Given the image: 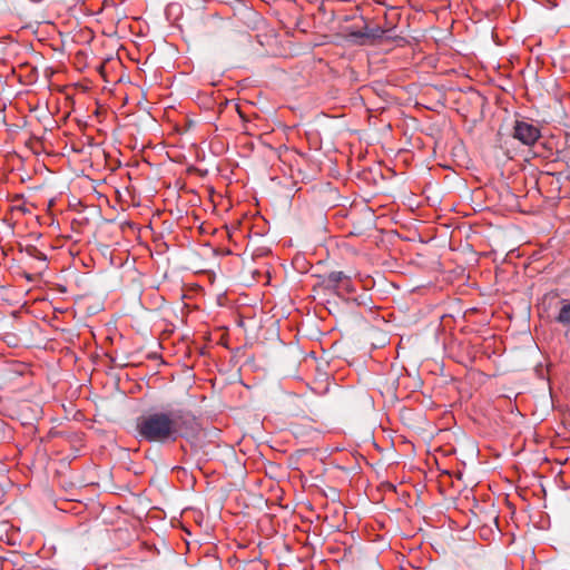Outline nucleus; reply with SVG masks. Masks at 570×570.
I'll return each mask as SVG.
<instances>
[{
    "label": "nucleus",
    "mask_w": 570,
    "mask_h": 570,
    "mask_svg": "<svg viewBox=\"0 0 570 570\" xmlns=\"http://www.w3.org/2000/svg\"><path fill=\"white\" fill-rule=\"evenodd\" d=\"M183 422L181 411L155 412L138 419L137 432L148 442H173L179 436Z\"/></svg>",
    "instance_id": "obj_1"
},
{
    "label": "nucleus",
    "mask_w": 570,
    "mask_h": 570,
    "mask_svg": "<svg viewBox=\"0 0 570 570\" xmlns=\"http://www.w3.org/2000/svg\"><path fill=\"white\" fill-rule=\"evenodd\" d=\"M322 286L325 289L334 291L337 294H351L355 291L352 278L341 271H335L327 274L322 281Z\"/></svg>",
    "instance_id": "obj_2"
},
{
    "label": "nucleus",
    "mask_w": 570,
    "mask_h": 570,
    "mask_svg": "<svg viewBox=\"0 0 570 570\" xmlns=\"http://www.w3.org/2000/svg\"><path fill=\"white\" fill-rule=\"evenodd\" d=\"M541 137L540 129L523 120H517L513 126V138L525 146H533Z\"/></svg>",
    "instance_id": "obj_3"
},
{
    "label": "nucleus",
    "mask_w": 570,
    "mask_h": 570,
    "mask_svg": "<svg viewBox=\"0 0 570 570\" xmlns=\"http://www.w3.org/2000/svg\"><path fill=\"white\" fill-rule=\"evenodd\" d=\"M384 33V30L376 28V29H370L368 27H365L363 30L353 31L348 36L353 39H375L381 38Z\"/></svg>",
    "instance_id": "obj_4"
},
{
    "label": "nucleus",
    "mask_w": 570,
    "mask_h": 570,
    "mask_svg": "<svg viewBox=\"0 0 570 570\" xmlns=\"http://www.w3.org/2000/svg\"><path fill=\"white\" fill-rule=\"evenodd\" d=\"M556 321L562 325H570V303L562 305Z\"/></svg>",
    "instance_id": "obj_5"
}]
</instances>
